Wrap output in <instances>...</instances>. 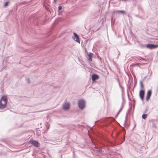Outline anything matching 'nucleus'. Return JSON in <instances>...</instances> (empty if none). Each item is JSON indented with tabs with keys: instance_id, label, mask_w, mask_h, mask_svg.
<instances>
[{
	"instance_id": "1",
	"label": "nucleus",
	"mask_w": 158,
	"mask_h": 158,
	"mask_svg": "<svg viewBox=\"0 0 158 158\" xmlns=\"http://www.w3.org/2000/svg\"><path fill=\"white\" fill-rule=\"evenodd\" d=\"M78 107L81 110L84 109L85 107V100L83 99H79L78 101Z\"/></svg>"
},
{
	"instance_id": "2",
	"label": "nucleus",
	"mask_w": 158,
	"mask_h": 158,
	"mask_svg": "<svg viewBox=\"0 0 158 158\" xmlns=\"http://www.w3.org/2000/svg\"><path fill=\"white\" fill-rule=\"evenodd\" d=\"M144 95V90L143 89H141L139 91V95L140 99H141L143 104L144 103V102H143Z\"/></svg>"
},
{
	"instance_id": "3",
	"label": "nucleus",
	"mask_w": 158,
	"mask_h": 158,
	"mask_svg": "<svg viewBox=\"0 0 158 158\" xmlns=\"http://www.w3.org/2000/svg\"><path fill=\"white\" fill-rule=\"evenodd\" d=\"M146 48L152 49L158 47V45L154 44H146Z\"/></svg>"
},
{
	"instance_id": "4",
	"label": "nucleus",
	"mask_w": 158,
	"mask_h": 158,
	"mask_svg": "<svg viewBox=\"0 0 158 158\" xmlns=\"http://www.w3.org/2000/svg\"><path fill=\"white\" fill-rule=\"evenodd\" d=\"M70 103L68 102H66L64 103L62 105L63 108L64 110H69L70 108Z\"/></svg>"
},
{
	"instance_id": "5",
	"label": "nucleus",
	"mask_w": 158,
	"mask_h": 158,
	"mask_svg": "<svg viewBox=\"0 0 158 158\" xmlns=\"http://www.w3.org/2000/svg\"><path fill=\"white\" fill-rule=\"evenodd\" d=\"M130 121L128 119V115L126 114L125 119L124 122V125L126 128H127L130 126Z\"/></svg>"
},
{
	"instance_id": "6",
	"label": "nucleus",
	"mask_w": 158,
	"mask_h": 158,
	"mask_svg": "<svg viewBox=\"0 0 158 158\" xmlns=\"http://www.w3.org/2000/svg\"><path fill=\"white\" fill-rule=\"evenodd\" d=\"M30 143L36 147H39L40 145V143L37 141L35 140H31L30 141Z\"/></svg>"
},
{
	"instance_id": "7",
	"label": "nucleus",
	"mask_w": 158,
	"mask_h": 158,
	"mask_svg": "<svg viewBox=\"0 0 158 158\" xmlns=\"http://www.w3.org/2000/svg\"><path fill=\"white\" fill-rule=\"evenodd\" d=\"M74 40L76 42L80 43V40L78 35L75 32L73 33V37Z\"/></svg>"
},
{
	"instance_id": "8",
	"label": "nucleus",
	"mask_w": 158,
	"mask_h": 158,
	"mask_svg": "<svg viewBox=\"0 0 158 158\" xmlns=\"http://www.w3.org/2000/svg\"><path fill=\"white\" fill-rule=\"evenodd\" d=\"M0 101L1 102H4V103L7 104L8 102L7 97L6 96L4 95L1 97Z\"/></svg>"
},
{
	"instance_id": "9",
	"label": "nucleus",
	"mask_w": 158,
	"mask_h": 158,
	"mask_svg": "<svg viewBox=\"0 0 158 158\" xmlns=\"http://www.w3.org/2000/svg\"><path fill=\"white\" fill-rule=\"evenodd\" d=\"M99 78V76L96 74H93L91 76L92 80L93 81H96Z\"/></svg>"
},
{
	"instance_id": "10",
	"label": "nucleus",
	"mask_w": 158,
	"mask_h": 158,
	"mask_svg": "<svg viewBox=\"0 0 158 158\" xmlns=\"http://www.w3.org/2000/svg\"><path fill=\"white\" fill-rule=\"evenodd\" d=\"M87 55L89 57V58H88V60L89 61H92L93 54L91 52H89V53H88Z\"/></svg>"
},
{
	"instance_id": "11",
	"label": "nucleus",
	"mask_w": 158,
	"mask_h": 158,
	"mask_svg": "<svg viewBox=\"0 0 158 158\" xmlns=\"http://www.w3.org/2000/svg\"><path fill=\"white\" fill-rule=\"evenodd\" d=\"M7 104L1 102V101H0V109H3L5 108Z\"/></svg>"
},
{
	"instance_id": "12",
	"label": "nucleus",
	"mask_w": 158,
	"mask_h": 158,
	"mask_svg": "<svg viewBox=\"0 0 158 158\" xmlns=\"http://www.w3.org/2000/svg\"><path fill=\"white\" fill-rule=\"evenodd\" d=\"M114 12L116 13H117L118 14H124L126 13V12L123 10H115L114 11Z\"/></svg>"
},
{
	"instance_id": "13",
	"label": "nucleus",
	"mask_w": 158,
	"mask_h": 158,
	"mask_svg": "<svg viewBox=\"0 0 158 158\" xmlns=\"http://www.w3.org/2000/svg\"><path fill=\"white\" fill-rule=\"evenodd\" d=\"M152 94V91L151 90H148V91L147 92V96L151 97Z\"/></svg>"
},
{
	"instance_id": "14",
	"label": "nucleus",
	"mask_w": 158,
	"mask_h": 158,
	"mask_svg": "<svg viewBox=\"0 0 158 158\" xmlns=\"http://www.w3.org/2000/svg\"><path fill=\"white\" fill-rule=\"evenodd\" d=\"M146 44H139V47L141 48H146Z\"/></svg>"
},
{
	"instance_id": "15",
	"label": "nucleus",
	"mask_w": 158,
	"mask_h": 158,
	"mask_svg": "<svg viewBox=\"0 0 158 158\" xmlns=\"http://www.w3.org/2000/svg\"><path fill=\"white\" fill-rule=\"evenodd\" d=\"M122 98L123 102L122 103V105H124L125 102V98H124V95H122Z\"/></svg>"
},
{
	"instance_id": "16",
	"label": "nucleus",
	"mask_w": 158,
	"mask_h": 158,
	"mask_svg": "<svg viewBox=\"0 0 158 158\" xmlns=\"http://www.w3.org/2000/svg\"><path fill=\"white\" fill-rule=\"evenodd\" d=\"M140 86L141 89H143L144 87V85L142 80H141L140 81Z\"/></svg>"
},
{
	"instance_id": "17",
	"label": "nucleus",
	"mask_w": 158,
	"mask_h": 158,
	"mask_svg": "<svg viewBox=\"0 0 158 158\" xmlns=\"http://www.w3.org/2000/svg\"><path fill=\"white\" fill-rule=\"evenodd\" d=\"M148 116L147 114H143L142 115V118L144 119H145L146 118H147Z\"/></svg>"
},
{
	"instance_id": "18",
	"label": "nucleus",
	"mask_w": 158,
	"mask_h": 158,
	"mask_svg": "<svg viewBox=\"0 0 158 158\" xmlns=\"http://www.w3.org/2000/svg\"><path fill=\"white\" fill-rule=\"evenodd\" d=\"M124 106V105H122L120 109L118 111V112L117 113V115H118L121 112V111L122 110L123 107Z\"/></svg>"
},
{
	"instance_id": "19",
	"label": "nucleus",
	"mask_w": 158,
	"mask_h": 158,
	"mask_svg": "<svg viewBox=\"0 0 158 158\" xmlns=\"http://www.w3.org/2000/svg\"><path fill=\"white\" fill-rule=\"evenodd\" d=\"M115 23V19L113 21V18H111V25L112 27L114 25Z\"/></svg>"
},
{
	"instance_id": "20",
	"label": "nucleus",
	"mask_w": 158,
	"mask_h": 158,
	"mask_svg": "<svg viewBox=\"0 0 158 158\" xmlns=\"http://www.w3.org/2000/svg\"><path fill=\"white\" fill-rule=\"evenodd\" d=\"M139 61H140V60H142V61H146L145 59L142 58L141 57L139 56Z\"/></svg>"
},
{
	"instance_id": "21",
	"label": "nucleus",
	"mask_w": 158,
	"mask_h": 158,
	"mask_svg": "<svg viewBox=\"0 0 158 158\" xmlns=\"http://www.w3.org/2000/svg\"><path fill=\"white\" fill-rule=\"evenodd\" d=\"M133 75L135 83V84H136L137 83V81L136 80V76L134 74H133Z\"/></svg>"
},
{
	"instance_id": "22",
	"label": "nucleus",
	"mask_w": 158,
	"mask_h": 158,
	"mask_svg": "<svg viewBox=\"0 0 158 158\" xmlns=\"http://www.w3.org/2000/svg\"><path fill=\"white\" fill-rule=\"evenodd\" d=\"M121 88L122 89V95H124V88L123 87H122Z\"/></svg>"
},
{
	"instance_id": "23",
	"label": "nucleus",
	"mask_w": 158,
	"mask_h": 158,
	"mask_svg": "<svg viewBox=\"0 0 158 158\" xmlns=\"http://www.w3.org/2000/svg\"><path fill=\"white\" fill-rule=\"evenodd\" d=\"M9 3V2L8 1H7V2H5V4L4 5V7H6V6H7L8 5Z\"/></svg>"
},
{
	"instance_id": "24",
	"label": "nucleus",
	"mask_w": 158,
	"mask_h": 158,
	"mask_svg": "<svg viewBox=\"0 0 158 158\" xmlns=\"http://www.w3.org/2000/svg\"><path fill=\"white\" fill-rule=\"evenodd\" d=\"M62 7L61 6H60L58 7V10L59 11H60L62 10Z\"/></svg>"
},
{
	"instance_id": "25",
	"label": "nucleus",
	"mask_w": 158,
	"mask_h": 158,
	"mask_svg": "<svg viewBox=\"0 0 158 158\" xmlns=\"http://www.w3.org/2000/svg\"><path fill=\"white\" fill-rule=\"evenodd\" d=\"M117 81H118V83H119V87H120L121 88H122V87H123V86H122L120 84V81H119V79H117Z\"/></svg>"
},
{
	"instance_id": "26",
	"label": "nucleus",
	"mask_w": 158,
	"mask_h": 158,
	"mask_svg": "<svg viewBox=\"0 0 158 158\" xmlns=\"http://www.w3.org/2000/svg\"><path fill=\"white\" fill-rule=\"evenodd\" d=\"M150 98V97L146 96V100L147 101H148L149 100Z\"/></svg>"
},
{
	"instance_id": "27",
	"label": "nucleus",
	"mask_w": 158,
	"mask_h": 158,
	"mask_svg": "<svg viewBox=\"0 0 158 158\" xmlns=\"http://www.w3.org/2000/svg\"><path fill=\"white\" fill-rule=\"evenodd\" d=\"M98 153H101L102 152V150L101 149H99L98 150Z\"/></svg>"
},
{
	"instance_id": "28",
	"label": "nucleus",
	"mask_w": 158,
	"mask_h": 158,
	"mask_svg": "<svg viewBox=\"0 0 158 158\" xmlns=\"http://www.w3.org/2000/svg\"><path fill=\"white\" fill-rule=\"evenodd\" d=\"M127 74L128 76V77H129V81L130 80V75L128 73H127Z\"/></svg>"
},
{
	"instance_id": "29",
	"label": "nucleus",
	"mask_w": 158,
	"mask_h": 158,
	"mask_svg": "<svg viewBox=\"0 0 158 158\" xmlns=\"http://www.w3.org/2000/svg\"><path fill=\"white\" fill-rule=\"evenodd\" d=\"M62 14V12L61 11H58V15H61Z\"/></svg>"
},
{
	"instance_id": "30",
	"label": "nucleus",
	"mask_w": 158,
	"mask_h": 158,
	"mask_svg": "<svg viewBox=\"0 0 158 158\" xmlns=\"http://www.w3.org/2000/svg\"><path fill=\"white\" fill-rule=\"evenodd\" d=\"M27 80L28 83H30V79H29V78L27 79Z\"/></svg>"
},
{
	"instance_id": "31",
	"label": "nucleus",
	"mask_w": 158,
	"mask_h": 158,
	"mask_svg": "<svg viewBox=\"0 0 158 158\" xmlns=\"http://www.w3.org/2000/svg\"><path fill=\"white\" fill-rule=\"evenodd\" d=\"M56 0H54L53 3H56Z\"/></svg>"
},
{
	"instance_id": "32",
	"label": "nucleus",
	"mask_w": 158,
	"mask_h": 158,
	"mask_svg": "<svg viewBox=\"0 0 158 158\" xmlns=\"http://www.w3.org/2000/svg\"><path fill=\"white\" fill-rule=\"evenodd\" d=\"M136 42L137 43H138V40L137 39H136Z\"/></svg>"
},
{
	"instance_id": "33",
	"label": "nucleus",
	"mask_w": 158,
	"mask_h": 158,
	"mask_svg": "<svg viewBox=\"0 0 158 158\" xmlns=\"http://www.w3.org/2000/svg\"><path fill=\"white\" fill-rule=\"evenodd\" d=\"M128 88L129 89H130V87H128V86H127V89ZM128 91V89H127V91Z\"/></svg>"
},
{
	"instance_id": "34",
	"label": "nucleus",
	"mask_w": 158,
	"mask_h": 158,
	"mask_svg": "<svg viewBox=\"0 0 158 158\" xmlns=\"http://www.w3.org/2000/svg\"><path fill=\"white\" fill-rule=\"evenodd\" d=\"M139 65L140 64H141V63L139 62Z\"/></svg>"
},
{
	"instance_id": "35",
	"label": "nucleus",
	"mask_w": 158,
	"mask_h": 158,
	"mask_svg": "<svg viewBox=\"0 0 158 158\" xmlns=\"http://www.w3.org/2000/svg\"><path fill=\"white\" fill-rule=\"evenodd\" d=\"M133 101H134V102H135V101L134 99H133Z\"/></svg>"
},
{
	"instance_id": "36",
	"label": "nucleus",
	"mask_w": 158,
	"mask_h": 158,
	"mask_svg": "<svg viewBox=\"0 0 158 158\" xmlns=\"http://www.w3.org/2000/svg\"><path fill=\"white\" fill-rule=\"evenodd\" d=\"M135 41H135V43H136V42H135Z\"/></svg>"
},
{
	"instance_id": "37",
	"label": "nucleus",
	"mask_w": 158,
	"mask_h": 158,
	"mask_svg": "<svg viewBox=\"0 0 158 158\" xmlns=\"http://www.w3.org/2000/svg\"><path fill=\"white\" fill-rule=\"evenodd\" d=\"M128 96H129V94L128 93Z\"/></svg>"
},
{
	"instance_id": "38",
	"label": "nucleus",
	"mask_w": 158,
	"mask_h": 158,
	"mask_svg": "<svg viewBox=\"0 0 158 158\" xmlns=\"http://www.w3.org/2000/svg\"><path fill=\"white\" fill-rule=\"evenodd\" d=\"M115 128L114 127V129L115 130Z\"/></svg>"
},
{
	"instance_id": "39",
	"label": "nucleus",
	"mask_w": 158,
	"mask_h": 158,
	"mask_svg": "<svg viewBox=\"0 0 158 158\" xmlns=\"http://www.w3.org/2000/svg\"><path fill=\"white\" fill-rule=\"evenodd\" d=\"M135 127V126L134 127V128Z\"/></svg>"
},
{
	"instance_id": "40",
	"label": "nucleus",
	"mask_w": 158,
	"mask_h": 158,
	"mask_svg": "<svg viewBox=\"0 0 158 158\" xmlns=\"http://www.w3.org/2000/svg\"><path fill=\"white\" fill-rule=\"evenodd\" d=\"M135 127V126L134 127V128Z\"/></svg>"
},
{
	"instance_id": "41",
	"label": "nucleus",
	"mask_w": 158,
	"mask_h": 158,
	"mask_svg": "<svg viewBox=\"0 0 158 158\" xmlns=\"http://www.w3.org/2000/svg\"><path fill=\"white\" fill-rule=\"evenodd\" d=\"M135 127V126L134 127V128Z\"/></svg>"
},
{
	"instance_id": "42",
	"label": "nucleus",
	"mask_w": 158,
	"mask_h": 158,
	"mask_svg": "<svg viewBox=\"0 0 158 158\" xmlns=\"http://www.w3.org/2000/svg\"><path fill=\"white\" fill-rule=\"evenodd\" d=\"M123 139V140H124V139Z\"/></svg>"
}]
</instances>
